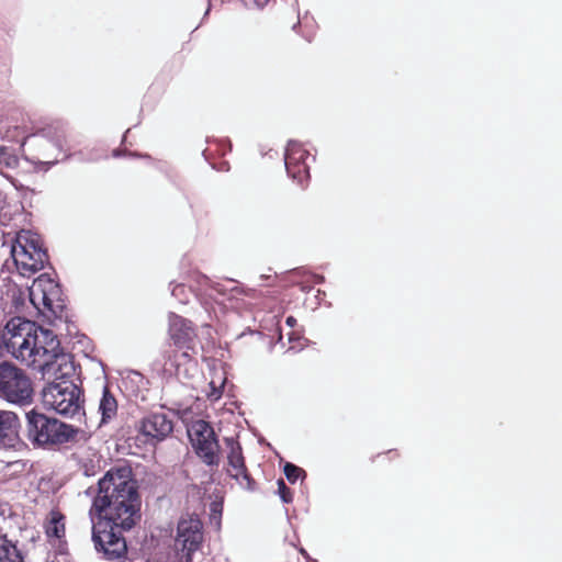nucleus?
Returning a JSON list of instances; mask_svg holds the SVG:
<instances>
[{"label": "nucleus", "instance_id": "nucleus-20", "mask_svg": "<svg viewBox=\"0 0 562 562\" xmlns=\"http://www.w3.org/2000/svg\"><path fill=\"white\" fill-rule=\"evenodd\" d=\"M278 493L283 503H290L292 501V493L281 479L278 481Z\"/></svg>", "mask_w": 562, "mask_h": 562}, {"label": "nucleus", "instance_id": "nucleus-3", "mask_svg": "<svg viewBox=\"0 0 562 562\" xmlns=\"http://www.w3.org/2000/svg\"><path fill=\"white\" fill-rule=\"evenodd\" d=\"M82 430L34 409L26 413V437L33 446L55 448L78 440Z\"/></svg>", "mask_w": 562, "mask_h": 562}, {"label": "nucleus", "instance_id": "nucleus-26", "mask_svg": "<svg viewBox=\"0 0 562 562\" xmlns=\"http://www.w3.org/2000/svg\"><path fill=\"white\" fill-rule=\"evenodd\" d=\"M221 393L218 391H214V393H212V396L217 400L220 397Z\"/></svg>", "mask_w": 562, "mask_h": 562}, {"label": "nucleus", "instance_id": "nucleus-4", "mask_svg": "<svg viewBox=\"0 0 562 562\" xmlns=\"http://www.w3.org/2000/svg\"><path fill=\"white\" fill-rule=\"evenodd\" d=\"M11 256L21 276L30 277L44 268L46 252L41 248L38 239L30 231L16 234L11 246Z\"/></svg>", "mask_w": 562, "mask_h": 562}, {"label": "nucleus", "instance_id": "nucleus-1", "mask_svg": "<svg viewBox=\"0 0 562 562\" xmlns=\"http://www.w3.org/2000/svg\"><path fill=\"white\" fill-rule=\"evenodd\" d=\"M2 337L12 357L37 370L47 381L42 391L43 405L47 409L70 418L81 413V390L72 381L75 364L52 330L15 317L7 323Z\"/></svg>", "mask_w": 562, "mask_h": 562}, {"label": "nucleus", "instance_id": "nucleus-16", "mask_svg": "<svg viewBox=\"0 0 562 562\" xmlns=\"http://www.w3.org/2000/svg\"><path fill=\"white\" fill-rule=\"evenodd\" d=\"M206 294L217 300L216 295L221 296H228V299H232L234 296V292H236V288L227 289L226 284L224 283H211L207 278H204V284Z\"/></svg>", "mask_w": 562, "mask_h": 562}, {"label": "nucleus", "instance_id": "nucleus-18", "mask_svg": "<svg viewBox=\"0 0 562 562\" xmlns=\"http://www.w3.org/2000/svg\"><path fill=\"white\" fill-rule=\"evenodd\" d=\"M223 510L222 502H212L210 507V521L216 527L221 525V516Z\"/></svg>", "mask_w": 562, "mask_h": 562}, {"label": "nucleus", "instance_id": "nucleus-23", "mask_svg": "<svg viewBox=\"0 0 562 562\" xmlns=\"http://www.w3.org/2000/svg\"><path fill=\"white\" fill-rule=\"evenodd\" d=\"M180 290H183V288L181 285L175 286L172 290V295L178 296V291H180Z\"/></svg>", "mask_w": 562, "mask_h": 562}, {"label": "nucleus", "instance_id": "nucleus-17", "mask_svg": "<svg viewBox=\"0 0 562 562\" xmlns=\"http://www.w3.org/2000/svg\"><path fill=\"white\" fill-rule=\"evenodd\" d=\"M0 166L9 170H14L20 166V159L14 149L0 147Z\"/></svg>", "mask_w": 562, "mask_h": 562}, {"label": "nucleus", "instance_id": "nucleus-25", "mask_svg": "<svg viewBox=\"0 0 562 562\" xmlns=\"http://www.w3.org/2000/svg\"><path fill=\"white\" fill-rule=\"evenodd\" d=\"M4 300V291L2 288H0V304L3 302Z\"/></svg>", "mask_w": 562, "mask_h": 562}, {"label": "nucleus", "instance_id": "nucleus-9", "mask_svg": "<svg viewBox=\"0 0 562 562\" xmlns=\"http://www.w3.org/2000/svg\"><path fill=\"white\" fill-rule=\"evenodd\" d=\"M168 333L175 346H177L180 349H186V351L181 353V357L188 358V351L194 350L196 338L195 330L192 327L191 322L171 313L169 315Z\"/></svg>", "mask_w": 562, "mask_h": 562}, {"label": "nucleus", "instance_id": "nucleus-8", "mask_svg": "<svg viewBox=\"0 0 562 562\" xmlns=\"http://www.w3.org/2000/svg\"><path fill=\"white\" fill-rule=\"evenodd\" d=\"M173 429L170 414L164 412L151 413L139 423V432L146 438V442L155 443L166 439Z\"/></svg>", "mask_w": 562, "mask_h": 562}, {"label": "nucleus", "instance_id": "nucleus-15", "mask_svg": "<svg viewBox=\"0 0 562 562\" xmlns=\"http://www.w3.org/2000/svg\"><path fill=\"white\" fill-rule=\"evenodd\" d=\"M64 516L58 512H52L46 524V535L49 538H61L65 535Z\"/></svg>", "mask_w": 562, "mask_h": 562}, {"label": "nucleus", "instance_id": "nucleus-12", "mask_svg": "<svg viewBox=\"0 0 562 562\" xmlns=\"http://www.w3.org/2000/svg\"><path fill=\"white\" fill-rule=\"evenodd\" d=\"M227 446L229 447V453H228V462L232 469L234 470V473H232V476L235 479H238L239 476H243L244 480L247 481V484H250V477L246 473L245 464H244V458L241 454V448L238 442H236L233 438L226 439Z\"/></svg>", "mask_w": 562, "mask_h": 562}, {"label": "nucleus", "instance_id": "nucleus-24", "mask_svg": "<svg viewBox=\"0 0 562 562\" xmlns=\"http://www.w3.org/2000/svg\"><path fill=\"white\" fill-rule=\"evenodd\" d=\"M170 367H176V374L180 375V366L179 364H175L172 361H170Z\"/></svg>", "mask_w": 562, "mask_h": 562}, {"label": "nucleus", "instance_id": "nucleus-11", "mask_svg": "<svg viewBox=\"0 0 562 562\" xmlns=\"http://www.w3.org/2000/svg\"><path fill=\"white\" fill-rule=\"evenodd\" d=\"M20 420L11 411H0V449L14 448L19 442Z\"/></svg>", "mask_w": 562, "mask_h": 562}, {"label": "nucleus", "instance_id": "nucleus-22", "mask_svg": "<svg viewBox=\"0 0 562 562\" xmlns=\"http://www.w3.org/2000/svg\"><path fill=\"white\" fill-rule=\"evenodd\" d=\"M285 323L290 326V327H293L296 323V319L293 317V316H289L285 321Z\"/></svg>", "mask_w": 562, "mask_h": 562}, {"label": "nucleus", "instance_id": "nucleus-5", "mask_svg": "<svg viewBox=\"0 0 562 562\" xmlns=\"http://www.w3.org/2000/svg\"><path fill=\"white\" fill-rule=\"evenodd\" d=\"M33 384L30 376L14 364L0 363V397L9 403L27 405L33 398Z\"/></svg>", "mask_w": 562, "mask_h": 562}, {"label": "nucleus", "instance_id": "nucleus-2", "mask_svg": "<svg viewBox=\"0 0 562 562\" xmlns=\"http://www.w3.org/2000/svg\"><path fill=\"white\" fill-rule=\"evenodd\" d=\"M138 510V495L131 471L126 468L109 471L99 481V493L89 510L94 547L105 559H124L127 547L116 528L130 530L139 518Z\"/></svg>", "mask_w": 562, "mask_h": 562}, {"label": "nucleus", "instance_id": "nucleus-21", "mask_svg": "<svg viewBox=\"0 0 562 562\" xmlns=\"http://www.w3.org/2000/svg\"><path fill=\"white\" fill-rule=\"evenodd\" d=\"M247 8H263L269 0H243Z\"/></svg>", "mask_w": 562, "mask_h": 562}, {"label": "nucleus", "instance_id": "nucleus-7", "mask_svg": "<svg viewBox=\"0 0 562 562\" xmlns=\"http://www.w3.org/2000/svg\"><path fill=\"white\" fill-rule=\"evenodd\" d=\"M188 435L196 454L207 465H217L220 447L213 428L204 420H196L189 426Z\"/></svg>", "mask_w": 562, "mask_h": 562}, {"label": "nucleus", "instance_id": "nucleus-14", "mask_svg": "<svg viewBox=\"0 0 562 562\" xmlns=\"http://www.w3.org/2000/svg\"><path fill=\"white\" fill-rule=\"evenodd\" d=\"M0 562H23L20 551L7 536H0Z\"/></svg>", "mask_w": 562, "mask_h": 562}, {"label": "nucleus", "instance_id": "nucleus-19", "mask_svg": "<svg viewBox=\"0 0 562 562\" xmlns=\"http://www.w3.org/2000/svg\"><path fill=\"white\" fill-rule=\"evenodd\" d=\"M302 473H304V471L292 463H286L284 465V474L291 483H294Z\"/></svg>", "mask_w": 562, "mask_h": 562}, {"label": "nucleus", "instance_id": "nucleus-13", "mask_svg": "<svg viewBox=\"0 0 562 562\" xmlns=\"http://www.w3.org/2000/svg\"><path fill=\"white\" fill-rule=\"evenodd\" d=\"M117 412V402L109 392L108 387L103 389V395L99 404V413L101 414V424H105L115 417Z\"/></svg>", "mask_w": 562, "mask_h": 562}, {"label": "nucleus", "instance_id": "nucleus-6", "mask_svg": "<svg viewBox=\"0 0 562 562\" xmlns=\"http://www.w3.org/2000/svg\"><path fill=\"white\" fill-rule=\"evenodd\" d=\"M29 296L34 307L41 312L47 310L57 315L64 310L61 290L47 273L41 274L33 281L29 289Z\"/></svg>", "mask_w": 562, "mask_h": 562}, {"label": "nucleus", "instance_id": "nucleus-10", "mask_svg": "<svg viewBox=\"0 0 562 562\" xmlns=\"http://www.w3.org/2000/svg\"><path fill=\"white\" fill-rule=\"evenodd\" d=\"M308 153L294 140L288 143L284 155V164L286 172L299 183H303L304 179L308 177V166L305 162Z\"/></svg>", "mask_w": 562, "mask_h": 562}]
</instances>
